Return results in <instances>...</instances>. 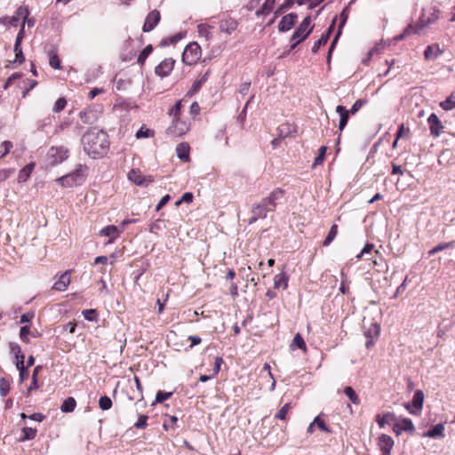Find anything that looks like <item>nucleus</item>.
<instances>
[{"mask_svg":"<svg viewBox=\"0 0 455 455\" xmlns=\"http://www.w3.org/2000/svg\"><path fill=\"white\" fill-rule=\"evenodd\" d=\"M84 151L92 158L104 156L109 148L108 134L96 128L86 132L82 137Z\"/></svg>","mask_w":455,"mask_h":455,"instance_id":"nucleus-1","label":"nucleus"},{"mask_svg":"<svg viewBox=\"0 0 455 455\" xmlns=\"http://www.w3.org/2000/svg\"><path fill=\"white\" fill-rule=\"evenodd\" d=\"M87 166L84 164H77L75 170L56 180L63 187H73L81 185L87 176Z\"/></svg>","mask_w":455,"mask_h":455,"instance_id":"nucleus-2","label":"nucleus"},{"mask_svg":"<svg viewBox=\"0 0 455 455\" xmlns=\"http://www.w3.org/2000/svg\"><path fill=\"white\" fill-rule=\"evenodd\" d=\"M313 27H311V18L306 17L297 29L294 31L291 37V41L293 44L291 45V49H294L300 42L305 40L307 36L311 33Z\"/></svg>","mask_w":455,"mask_h":455,"instance_id":"nucleus-3","label":"nucleus"},{"mask_svg":"<svg viewBox=\"0 0 455 455\" xmlns=\"http://www.w3.org/2000/svg\"><path fill=\"white\" fill-rule=\"evenodd\" d=\"M202 51L200 45L192 42L187 45L182 54V61L188 66H191L197 62L201 58Z\"/></svg>","mask_w":455,"mask_h":455,"instance_id":"nucleus-4","label":"nucleus"},{"mask_svg":"<svg viewBox=\"0 0 455 455\" xmlns=\"http://www.w3.org/2000/svg\"><path fill=\"white\" fill-rule=\"evenodd\" d=\"M28 16V10L25 6H20L12 17H3L0 19L1 23L12 27L18 26L20 20H26Z\"/></svg>","mask_w":455,"mask_h":455,"instance_id":"nucleus-5","label":"nucleus"},{"mask_svg":"<svg viewBox=\"0 0 455 455\" xmlns=\"http://www.w3.org/2000/svg\"><path fill=\"white\" fill-rule=\"evenodd\" d=\"M189 130L188 124L178 118H173L172 124L167 129V133L172 137H180Z\"/></svg>","mask_w":455,"mask_h":455,"instance_id":"nucleus-6","label":"nucleus"},{"mask_svg":"<svg viewBox=\"0 0 455 455\" xmlns=\"http://www.w3.org/2000/svg\"><path fill=\"white\" fill-rule=\"evenodd\" d=\"M424 403V393L422 390H417L414 393L411 405L407 403L405 408L412 414H418L422 410Z\"/></svg>","mask_w":455,"mask_h":455,"instance_id":"nucleus-7","label":"nucleus"},{"mask_svg":"<svg viewBox=\"0 0 455 455\" xmlns=\"http://www.w3.org/2000/svg\"><path fill=\"white\" fill-rule=\"evenodd\" d=\"M48 156L53 159V164L61 163L68 158V150L62 146L52 147L48 152Z\"/></svg>","mask_w":455,"mask_h":455,"instance_id":"nucleus-8","label":"nucleus"},{"mask_svg":"<svg viewBox=\"0 0 455 455\" xmlns=\"http://www.w3.org/2000/svg\"><path fill=\"white\" fill-rule=\"evenodd\" d=\"M431 135L438 137L443 130V125L435 114H431L427 118Z\"/></svg>","mask_w":455,"mask_h":455,"instance_id":"nucleus-9","label":"nucleus"},{"mask_svg":"<svg viewBox=\"0 0 455 455\" xmlns=\"http://www.w3.org/2000/svg\"><path fill=\"white\" fill-rule=\"evenodd\" d=\"M174 63H175L174 60H172L171 58L165 59L159 65H157L156 67L155 73L161 77H165L173 69Z\"/></svg>","mask_w":455,"mask_h":455,"instance_id":"nucleus-10","label":"nucleus"},{"mask_svg":"<svg viewBox=\"0 0 455 455\" xmlns=\"http://www.w3.org/2000/svg\"><path fill=\"white\" fill-rule=\"evenodd\" d=\"M160 12L156 10L150 12L145 20L143 25V31L149 32L153 30L160 20Z\"/></svg>","mask_w":455,"mask_h":455,"instance_id":"nucleus-11","label":"nucleus"},{"mask_svg":"<svg viewBox=\"0 0 455 455\" xmlns=\"http://www.w3.org/2000/svg\"><path fill=\"white\" fill-rule=\"evenodd\" d=\"M298 16L295 13H289L284 15L279 22L278 30L280 32H286L290 30L297 22Z\"/></svg>","mask_w":455,"mask_h":455,"instance_id":"nucleus-12","label":"nucleus"},{"mask_svg":"<svg viewBox=\"0 0 455 455\" xmlns=\"http://www.w3.org/2000/svg\"><path fill=\"white\" fill-rule=\"evenodd\" d=\"M283 196V191L281 188H276L271 192L269 196L264 198L262 201L266 204L268 209L272 211L275 210L276 206V201H279Z\"/></svg>","mask_w":455,"mask_h":455,"instance_id":"nucleus-13","label":"nucleus"},{"mask_svg":"<svg viewBox=\"0 0 455 455\" xmlns=\"http://www.w3.org/2000/svg\"><path fill=\"white\" fill-rule=\"evenodd\" d=\"M128 178L131 181L139 186H148L153 180L151 177H144L140 171L132 170L128 173Z\"/></svg>","mask_w":455,"mask_h":455,"instance_id":"nucleus-14","label":"nucleus"},{"mask_svg":"<svg viewBox=\"0 0 455 455\" xmlns=\"http://www.w3.org/2000/svg\"><path fill=\"white\" fill-rule=\"evenodd\" d=\"M268 207L266 206L263 201H261L259 204L254 205L252 207V217L251 218L249 223L251 224L255 222L259 218H266L268 212H271V210L267 209Z\"/></svg>","mask_w":455,"mask_h":455,"instance_id":"nucleus-15","label":"nucleus"},{"mask_svg":"<svg viewBox=\"0 0 455 455\" xmlns=\"http://www.w3.org/2000/svg\"><path fill=\"white\" fill-rule=\"evenodd\" d=\"M415 430L414 425L410 419H403L401 421L396 422L394 425V431L400 435L402 432H410L412 433Z\"/></svg>","mask_w":455,"mask_h":455,"instance_id":"nucleus-16","label":"nucleus"},{"mask_svg":"<svg viewBox=\"0 0 455 455\" xmlns=\"http://www.w3.org/2000/svg\"><path fill=\"white\" fill-rule=\"evenodd\" d=\"M122 230L118 227L110 225L107 226L100 231V235L109 237L108 243H113L117 237H119Z\"/></svg>","mask_w":455,"mask_h":455,"instance_id":"nucleus-17","label":"nucleus"},{"mask_svg":"<svg viewBox=\"0 0 455 455\" xmlns=\"http://www.w3.org/2000/svg\"><path fill=\"white\" fill-rule=\"evenodd\" d=\"M443 52L439 44H434L426 48L424 57L427 60H435Z\"/></svg>","mask_w":455,"mask_h":455,"instance_id":"nucleus-18","label":"nucleus"},{"mask_svg":"<svg viewBox=\"0 0 455 455\" xmlns=\"http://www.w3.org/2000/svg\"><path fill=\"white\" fill-rule=\"evenodd\" d=\"M378 445L382 452L391 453V450L394 446V441L391 436L383 434L379 437Z\"/></svg>","mask_w":455,"mask_h":455,"instance_id":"nucleus-19","label":"nucleus"},{"mask_svg":"<svg viewBox=\"0 0 455 455\" xmlns=\"http://www.w3.org/2000/svg\"><path fill=\"white\" fill-rule=\"evenodd\" d=\"M69 283H70L69 273L67 271V272L63 273L59 277L58 281H56L54 283L52 288L56 291H63L68 288Z\"/></svg>","mask_w":455,"mask_h":455,"instance_id":"nucleus-20","label":"nucleus"},{"mask_svg":"<svg viewBox=\"0 0 455 455\" xmlns=\"http://www.w3.org/2000/svg\"><path fill=\"white\" fill-rule=\"evenodd\" d=\"M237 21L234 19L221 20L220 29L221 32L230 35L237 28Z\"/></svg>","mask_w":455,"mask_h":455,"instance_id":"nucleus-21","label":"nucleus"},{"mask_svg":"<svg viewBox=\"0 0 455 455\" xmlns=\"http://www.w3.org/2000/svg\"><path fill=\"white\" fill-rule=\"evenodd\" d=\"M335 20H336L335 19L332 20L331 27L328 28V31L325 34L322 35V36L317 41L315 42V44L312 47V52L314 53L317 52L319 51V49L321 48V46L327 44V42L329 40L330 33H331V29L333 28Z\"/></svg>","mask_w":455,"mask_h":455,"instance_id":"nucleus-22","label":"nucleus"},{"mask_svg":"<svg viewBox=\"0 0 455 455\" xmlns=\"http://www.w3.org/2000/svg\"><path fill=\"white\" fill-rule=\"evenodd\" d=\"M336 112L339 113L340 116L339 129L342 131L347 124L350 114L349 111L341 105L336 107Z\"/></svg>","mask_w":455,"mask_h":455,"instance_id":"nucleus-23","label":"nucleus"},{"mask_svg":"<svg viewBox=\"0 0 455 455\" xmlns=\"http://www.w3.org/2000/svg\"><path fill=\"white\" fill-rule=\"evenodd\" d=\"M288 287V276L284 272L279 273L274 277V288L285 290Z\"/></svg>","mask_w":455,"mask_h":455,"instance_id":"nucleus-24","label":"nucleus"},{"mask_svg":"<svg viewBox=\"0 0 455 455\" xmlns=\"http://www.w3.org/2000/svg\"><path fill=\"white\" fill-rule=\"evenodd\" d=\"M34 168H35L34 163H30V164H27L24 168H22L19 172V174H18V179H17L18 182L19 183L26 182L28 180V178L30 177V174L33 172Z\"/></svg>","mask_w":455,"mask_h":455,"instance_id":"nucleus-25","label":"nucleus"},{"mask_svg":"<svg viewBox=\"0 0 455 455\" xmlns=\"http://www.w3.org/2000/svg\"><path fill=\"white\" fill-rule=\"evenodd\" d=\"M176 153L177 156L184 161L187 162L189 160V146L188 143H180L178 144L176 148Z\"/></svg>","mask_w":455,"mask_h":455,"instance_id":"nucleus-26","label":"nucleus"},{"mask_svg":"<svg viewBox=\"0 0 455 455\" xmlns=\"http://www.w3.org/2000/svg\"><path fill=\"white\" fill-rule=\"evenodd\" d=\"M79 117L84 124H92L97 119V115L92 109H84L80 112Z\"/></svg>","mask_w":455,"mask_h":455,"instance_id":"nucleus-27","label":"nucleus"},{"mask_svg":"<svg viewBox=\"0 0 455 455\" xmlns=\"http://www.w3.org/2000/svg\"><path fill=\"white\" fill-rule=\"evenodd\" d=\"M443 431H444V426L443 424H437L434 426L430 430L424 433V436L431 437V438H437V437H443Z\"/></svg>","mask_w":455,"mask_h":455,"instance_id":"nucleus-28","label":"nucleus"},{"mask_svg":"<svg viewBox=\"0 0 455 455\" xmlns=\"http://www.w3.org/2000/svg\"><path fill=\"white\" fill-rule=\"evenodd\" d=\"M395 418V414L392 412H387L384 415L378 414L376 417V421L379 424V427H384L385 425L389 424L391 421H393Z\"/></svg>","mask_w":455,"mask_h":455,"instance_id":"nucleus-29","label":"nucleus"},{"mask_svg":"<svg viewBox=\"0 0 455 455\" xmlns=\"http://www.w3.org/2000/svg\"><path fill=\"white\" fill-rule=\"evenodd\" d=\"M76 405V402L73 397H68L64 400L60 406L62 412H72L74 411Z\"/></svg>","mask_w":455,"mask_h":455,"instance_id":"nucleus-30","label":"nucleus"},{"mask_svg":"<svg viewBox=\"0 0 455 455\" xmlns=\"http://www.w3.org/2000/svg\"><path fill=\"white\" fill-rule=\"evenodd\" d=\"M274 4L275 0H266L262 7L256 12V15L260 16L264 14H268L272 11Z\"/></svg>","mask_w":455,"mask_h":455,"instance_id":"nucleus-31","label":"nucleus"},{"mask_svg":"<svg viewBox=\"0 0 455 455\" xmlns=\"http://www.w3.org/2000/svg\"><path fill=\"white\" fill-rule=\"evenodd\" d=\"M23 436L20 437V442H25L28 440H32L36 435V429L32 427H23L22 429Z\"/></svg>","mask_w":455,"mask_h":455,"instance_id":"nucleus-32","label":"nucleus"},{"mask_svg":"<svg viewBox=\"0 0 455 455\" xmlns=\"http://www.w3.org/2000/svg\"><path fill=\"white\" fill-rule=\"evenodd\" d=\"M440 107L446 111L453 109L455 108V96L451 94L445 100L440 103Z\"/></svg>","mask_w":455,"mask_h":455,"instance_id":"nucleus-33","label":"nucleus"},{"mask_svg":"<svg viewBox=\"0 0 455 455\" xmlns=\"http://www.w3.org/2000/svg\"><path fill=\"white\" fill-rule=\"evenodd\" d=\"M338 234V226L336 224H333L325 238V240L323 243V246H328L336 237Z\"/></svg>","mask_w":455,"mask_h":455,"instance_id":"nucleus-34","label":"nucleus"},{"mask_svg":"<svg viewBox=\"0 0 455 455\" xmlns=\"http://www.w3.org/2000/svg\"><path fill=\"white\" fill-rule=\"evenodd\" d=\"M374 251V245L371 243L365 244L362 251L356 256L357 259L365 257L367 259H372L371 253Z\"/></svg>","mask_w":455,"mask_h":455,"instance_id":"nucleus-35","label":"nucleus"},{"mask_svg":"<svg viewBox=\"0 0 455 455\" xmlns=\"http://www.w3.org/2000/svg\"><path fill=\"white\" fill-rule=\"evenodd\" d=\"M345 395L348 397V399L355 404H358L360 400L355 391L351 387H347L344 389Z\"/></svg>","mask_w":455,"mask_h":455,"instance_id":"nucleus-36","label":"nucleus"},{"mask_svg":"<svg viewBox=\"0 0 455 455\" xmlns=\"http://www.w3.org/2000/svg\"><path fill=\"white\" fill-rule=\"evenodd\" d=\"M198 33L200 36H204L206 40H209L212 38V33H211V28L206 24H200L198 25Z\"/></svg>","mask_w":455,"mask_h":455,"instance_id":"nucleus-37","label":"nucleus"},{"mask_svg":"<svg viewBox=\"0 0 455 455\" xmlns=\"http://www.w3.org/2000/svg\"><path fill=\"white\" fill-rule=\"evenodd\" d=\"M152 51H153L152 45L149 44V45L146 46L138 57V63H140V65H143L145 63L147 58L152 52Z\"/></svg>","mask_w":455,"mask_h":455,"instance_id":"nucleus-38","label":"nucleus"},{"mask_svg":"<svg viewBox=\"0 0 455 455\" xmlns=\"http://www.w3.org/2000/svg\"><path fill=\"white\" fill-rule=\"evenodd\" d=\"M291 347L293 349L295 347L300 348V349H306V343L303 339V338L297 333L295 337L293 338L292 343L291 345Z\"/></svg>","mask_w":455,"mask_h":455,"instance_id":"nucleus-39","label":"nucleus"},{"mask_svg":"<svg viewBox=\"0 0 455 455\" xmlns=\"http://www.w3.org/2000/svg\"><path fill=\"white\" fill-rule=\"evenodd\" d=\"M12 143L9 140L2 142L0 144V158L5 156L12 148Z\"/></svg>","mask_w":455,"mask_h":455,"instance_id":"nucleus-40","label":"nucleus"},{"mask_svg":"<svg viewBox=\"0 0 455 455\" xmlns=\"http://www.w3.org/2000/svg\"><path fill=\"white\" fill-rule=\"evenodd\" d=\"M379 325L377 323H374L371 325V327L365 332V336L369 339H376L379 334Z\"/></svg>","mask_w":455,"mask_h":455,"instance_id":"nucleus-41","label":"nucleus"},{"mask_svg":"<svg viewBox=\"0 0 455 455\" xmlns=\"http://www.w3.org/2000/svg\"><path fill=\"white\" fill-rule=\"evenodd\" d=\"M10 391V382L4 379H0V395L1 396H5Z\"/></svg>","mask_w":455,"mask_h":455,"instance_id":"nucleus-42","label":"nucleus"},{"mask_svg":"<svg viewBox=\"0 0 455 455\" xmlns=\"http://www.w3.org/2000/svg\"><path fill=\"white\" fill-rule=\"evenodd\" d=\"M100 408L103 411L109 410L112 406V401L108 396H101L99 401Z\"/></svg>","mask_w":455,"mask_h":455,"instance_id":"nucleus-43","label":"nucleus"},{"mask_svg":"<svg viewBox=\"0 0 455 455\" xmlns=\"http://www.w3.org/2000/svg\"><path fill=\"white\" fill-rule=\"evenodd\" d=\"M422 28V24H418L416 27L412 25H408L403 30V33L406 36H411L412 34H418Z\"/></svg>","mask_w":455,"mask_h":455,"instance_id":"nucleus-44","label":"nucleus"},{"mask_svg":"<svg viewBox=\"0 0 455 455\" xmlns=\"http://www.w3.org/2000/svg\"><path fill=\"white\" fill-rule=\"evenodd\" d=\"M326 150H327V147H325V146H322L319 148V154L315 159L314 166H317V165H320L323 164V162L324 160V156H325Z\"/></svg>","mask_w":455,"mask_h":455,"instance_id":"nucleus-45","label":"nucleus"},{"mask_svg":"<svg viewBox=\"0 0 455 455\" xmlns=\"http://www.w3.org/2000/svg\"><path fill=\"white\" fill-rule=\"evenodd\" d=\"M172 395V392L158 391L156 395V403H161Z\"/></svg>","mask_w":455,"mask_h":455,"instance_id":"nucleus-46","label":"nucleus"},{"mask_svg":"<svg viewBox=\"0 0 455 455\" xmlns=\"http://www.w3.org/2000/svg\"><path fill=\"white\" fill-rule=\"evenodd\" d=\"M180 108H181V101L179 100L175 103V105L171 108L169 114L170 116H172L173 118H178L180 117Z\"/></svg>","mask_w":455,"mask_h":455,"instance_id":"nucleus-47","label":"nucleus"},{"mask_svg":"<svg viewBox=\"0 0 455 455\" xmlns=\"http://www.w3.org/2000/svg\"><path fill=\"white\" fill-rule=\"evenodd\" d=\"M29 332H30L29 326H23V327L20 328V339L23 342H25V343H28L29 342V339H28Z\"/></svg>","mask_w":455,"mask_h":455,"instance_id":"nucleus-48","label":"nucleus"},{"mask_svg":"<svg viewBox=\"0 0 455 455\" xmlns=\"http://www.w3.org/2000/svg\"><path fill=\"white\" fill-rule=\"evenodd\" d=\"M290 409V403H285L276 413L275 418L279 419H285L288 411Z\"/></svg>","mask_w":455,"mask_h":455,"instance_id":"nucleus-49","label":"nucleus"},{"mask_svg":"<svg viewBox=\"0 0 455 455\" xmlns=\"http://www.w3.org/2000/svg\"><path fill=\"white\" fill-rule=\"evenodd\" d=\"M83 315L88 321H95L97 319V313L94 309H85L83 311Z\"/></svg>","mask_w":455,"mask_h":455,"instance_id":"nucleus-50","label":"nucleus"},{"mask_svg":"<svg viewBox=\"0 0 455 455\" xmlns=\"http://www.w3.org/2000/svg\"><path fill=\"white\" fill-rule=\"evenodd\" d=\"M66 105H67V100L64 98H60L55 102V105L53 107V111H55L57 113L60 112L65 108Z\"/></svg>","mask_w":455,"mask_h":455,"instance_id":"nucleus-51","label":"nucleus"},{"mask_svg":"<svg viewBox=\"0 0 455 455\" xmlns=\"http://www.w3.org/2000/svg\"><path fill=\"white\" fill-rule=\"evenodd\" d=\"M314 420H315V427H317L320 430L327 432V433L330 432L329 427L326 426L324 421L320 419L319 416H317Z\"/></svg>","mask_w":455,"mask_h":455,"instance_id":"nucleus-52","label":"nucleus"},{"mask_svg":"<svg viewBox=\"0 0 455 455\" xmlns=\"http://www.w3.org/2000/svg\"><path fill=\"white\" fill-rule=\"evenodd\" d=\"M147 420H148V416L146 415H140L138 419V421L134 424V427L136 428H145L147 427Z\"/></svg>","mask_w":455,"mask_h":455,"instance_id":"nucleus-53","label":"nucleus"},{"mask_svg":"<svg viewBox=\"0 0 455 455\" xmlns=\"http://www.w3.org/2000/svg\"><path fill=\"white\" fill-rule=\"evenodd\" d=\"M49 64L54 69L60 68V61L56 54L51 55Z\"/></svg>","mask_w":455,"mask_h":455,"instance_id":"nucleus-54","label":"nucleus"},{"mask_svg":"<svg viewBox=\"0 0 455 455\" xmlns=\"http://www.w3.org/2000/svg\"><path fill=\"white\" fill-rule=\"evenodd\" d=\"M365 101L362 100H357L352 106V108L348 110L349 114L355 115L359 109L364 105Z\"/></svg>","mask_w":455,"mask_h":455,"instance_id":"nucleus-55","label":"nucleus"},{"mask_svg":"<svg viewBox=\"0 0 455 455\" xmlns=\"http://www.w3.org/2000/svg\"><path fill=\"white\" fill-rule=\"evenodd\" d=\"M13 172H14L13 169L0 170V182H3L5 180H7L13 173Z\"/></svg>","mask_w":455,"mask_h":455,"instance_id":"nucleus-56","label":"nucleus"},{"mask_svg":"<svg viewBox=\"0 0 455 455\" xmlns=\"http://www.w3.org/2000/svg\"><path fill=\"white\" fill-rule=\"evenodd\" d=\"M152 135V132L148 129H144L143 127L140 128L137 132H136V138L137 139H140V138H148L149 136Z\"/></svg>","mask_w":455,"mask_h":455,"instance_id":"nucleus-57","label":"nucleus"},{"mask_svg":"<svg viewBox=\"0 0 455 455\" xmlns=\"http://www.w3.org/2000/svg\"><path fill=\"white\" fill-rule=\"evenodd\" d=\"M193 200V194L190 192L185 193L182 197L176 203L177 205H180L181 203H191Z\"/></svg>","mask_w":455,"mask_h":455,"instance_id":"nucleus-58","label":"nucleus"},{"mask_svg":"<svg viewBox=\"0 0 455 455\" xmlns=\"http://www.w3.org/2000/svg\"><path fill=\"white\" fill-rule=\"evenodd\" d=\"M223 363V359L220 356L215 358L214 367H213V375H217L220 371V366Z\"/></svg>","mask_w":455,"mask_h":455,"instance_id":"nucleus-59","label":"nucleus"},{"mask_svg":"<svg viewBox=\"0 0 455 455\" xmlns=\"http://www.w3.org/2000/svg\"><path fill=\"white\" fill-rule=\"evenodd\" d=\"M202 85H203L202 81H200L199 79H198V80H196V82H194V84H192V86H191V88H190V90H189L188 93H189V94H194V93L197 92L200 90V88L202 87Z\"/></svg>","mask_w":455,"mask_h":455,"instance_id":"nucleus-60","label":"nucleus"},{"mask_svg":"<svg viewBox=\"0 0 455 455\" xmlns=\"http://www.w3.org/2000/svg\"><path fill=\"white\" fill-rule=\"evenodd\" d=\"M410 132V130L407 128L404 127V124H402L400 126H399V129H398V132H397V139H400V138H403L404 137L406 134H408Z\"/></svg>","mask_w":455,"mask_h":455,"instance_id":"nucleus-61","label":"nucleus"},{"mask_svg":"<svg viewBox=\"0 0 455 455\" xmlns=\"http://www.w3.org/2000/svg\"><path fill=\"white\" fill-rule=\"evenodd\" d=\"M104 92L103 89H100V88H93L92 90H91L88 93V98L90 100H92L94 99L96 96H98L99 94L102 93Z\"/></svg>","mask_w":455,"mask_h":455,"instance_id":"nucleus-62","label":"nucleus"},{"mask_svg":"<svg viewBox=\"0 0 455 455\" xmlns=\"http://www.w3.org/2000/svg\"><path fill=\"white\" fill-rule=\"evenodd\" d=\"M34 315H34L33 312H28V313L23 314L20 316V323H28V322H30L33 319Z\"/></svg>","mask_w":455,"mask_h":455,"instance_id":"nucleus-63","label":"nucleus"},{"mask_svg":"<svg viewBox=\"0 0 455 455\" xmlns=\"http://www.w3.org/2000/svg\"><path fill=\"white\" fill-rule=\"evenodd\" d=\"M19 77H20V75L19 73H14V74H12V76L7 79V81L5 82V84H4V89L8 88V87L12 84V83L14 80L18 79Z\"/></svg>","mask_w":455,"mask_h":455,"instance_id":"nucleus-64","label":"nucleus"}]
</instances>
